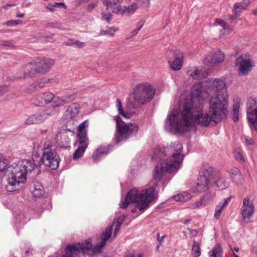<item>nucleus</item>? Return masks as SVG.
<instances>
[{"label":"nucleus","instance_id":"f257e3e1","mask_svg":"<svg viewBox=\"0 0 257 257\" xmlns=\"http://www.w3.org/2000/svg\"><path fill=\"white\" fill-rule=\"evenodd\" d=\"M229 95L226 83L220 79H209L193 85L190 93H183L178 109L168 114L165 128L173 133H183L198 124L208 126L218 123L227 117Z\"/></svg>","mask_w":257,"mask_h":257},{"label":"nucleus","instance_id":"f03ea898","mask_svg":"<svg viewBox=\"0 0 257 257\" xmlns=\"http://www.w3.org/2000/svg\"><path fill=\"white\" fill-rule=\"evenodd\" d=\"M183 146L176 141L169 147L157 149L152 156V159L159 158L161 161L156 165L154 178L159 181L166 172H176L179 168L184 158L182 153Z\"/></svg>","mask_w":257,"mask_h":257},{"label":"nucleus","instance_id":"7ed1b4c3","mask_svg":"<svg viewBox=\"0 0 257 257\" xmlns=\"http://www.w3.org/2000/svg\"><path fill=\"white\" fill-rule=\"evenodd\" d=\"M157 184L155 183L149 188H146L139 191L136 188H133L127 192L124 200L119 204L121 208H126L130 203H135L137 205L132 210V213H135L138 209L143 211L147 209L149 203L157 198V192L156 188Z\"/></svg>","mask_w":257,"mask_h":257},{"label":"nucleus","instance_id":"20e7f679","mask_svg":"<svg viewBox=\"0 0 257 257\" xmlns=\"http://www.w3.org/2000/svg\"><path fill=\"white\" fill-rule=\"evenodd\" d=\"M213 168L208 164L204 165L202 168L196 181V184L192 188L193 192H202L206 190L209 187L214 185L215 189L224 190L229 185V179L223 175H218L214 178Z\"/></svg>","mask_w":257,"mask_h":257},{"label":"nucleus","instance_id":"39448f33","mask_svg":"<svg viewBox=\"0 0 257 257\" xmlns=\"http://www.w3.org/2000/svg\"><path fill=\"white\" fill-rule=\"evenodd\" d=\"M34 168L33 162L27 159L9 166L7 169V175L9 176L6 186L7 191L13 192L19 189L20 185L26 182L27 174L31 172Z\"/></svg>","mask_w":257,"mask_h":257},{"label":"nucleus","instance_id":"423d86ee","mask_svg":"<svg viewBox=\"0 0 257 257\" xmlns=\"http://www.w3.org/2000/svg\"><path fill=\"white\" fill-rule=\"evenodd\" d=\"M91 239H88L85 242L78 243L77 245H67L65 249V254L60 255L57 253L56 257H74L80 251L83 253H87L91 251L93 254L99 253L105 244L100 241L95 247H92Z\"/></svg>","mask_w":257,"mask_h":257},{"label":"nucleus","instance_id":"0eeeda50","mask_svg":"<svg viewBox=\"0 0 257 257\" xmlns=\"http://www.w3.org/2000/svg\"><path fill=\"white\" fill-rule=\"evenodd\" d=\"M155 92V88L150 82L139 83L134 89L133 98L137 104L144 105L153 99Z\"/></svg>","mask_w":257,"mask_h":257},{"label":"nucleus","instance_id":"6e6552de","mask_svg":"<svg viewBox=\"0 0 257 257\" xmlns=\"http://www.w3.org/2000/svg\"><path fill=\"white\" fill-rule=\"evenodd\" d=\"M116 134L115 141L117 143L135 135L138 131V126L135 123L126 124L122 121L119 116H116Z\"/></svg>","mask_w":257,"mask_h":257},{"label":"nucleus","instance_id":"1a4fd4ad","mask_svg":"<svg viewBox=\"0 0 257 257\" xmlns=\"http://www.w3.org/2000/svg\"><path fill=\"white\" fill-rule=\"evenodd\" d=\"M247 118L257 131V97H250L246 101Z\"/></svg>","mask_w":257,"mask_h":257},{"label":"nucleus","instance_id":"9d476101","mask_svg":"<svg viewBox=\"0 0 257 257\" xmlns=\"http://www.w3.org/2000/svg\"><path fill=\"white\" fill-rule=\"evenodd\" d=\"M41 160L45 166L55 170L59 166L60 159L56 151L46 150L43 152Z\"/></svg>","mask_w":257,"mask_h":257},{"label":"nucleus","instance_id":"9b49d317","mask_svg":"<svg viewBox=\"0 0 257 257\" xmlns=\"http://www.w3.org/2000/svg\"><path fill=\"white\" fill-rule=\"evenodd\" d=\"M239 210L242 221L246 223L249 222L254 213L255 206L248 196L243 199L242 205Z\"/></svg>","mask_w":257,"mask_h":257},{"label":"nucleus","instance_id":"f8f14e48","mask_svg":"<svg viewBox=\"0 0 257 257\" xmlns=\"http://www.w3.org/2000/svg\"><path fill=\"white\" fill-rule=\"evenodd\" d=\"M235 65L239 74L245 75L252 69L253 63L250 57L247 55H241L235 59Z\"/></svg>","mask_w":257,"mask_h":257},{"label":"nucleus","instance_id":"ddd939ff","mask_svg":"<svg viewBox=\"0 0 257 257\" xmlns=\"http://www.w3.org/2000/svg\"><path fill=\"white\" fill-rule=\"evenodd\" d=\"M224 60V54L220 50L212 51L206 54L203 58V62L208 66H214L222 63Z\"/></svg>","mask_w":257,"mask_h":257},{"label":"nucleus","instance_id":"4468645a","mask_svg":"<svg viewBox=\"0 0 257 257\" xmlns=\"http://www.w3.org/2000/svg\"><path fill=\"white\" fill-rule=\"evenodd\" d=\"M36 60L37 66L35 69L39 73L48 72L54 64V60L49 58H37Z\"/></svg>","mask_w":257,"mask_h":257},{"label":"nucleus","instance_id":"2eb2a0df","mask_svg":"<svg viewBox=\"0 0 257 257\" xmlns=\"http://www.w3.org/2000/svg\"><path fill=\"white\" fill-rule=\"evenodd\" d=\"M187 74L194 79H203L207 76L205 69L200 67L190 66L187 68Z\"/></svg>","mask_w":257,"mask_h":257},{"label":"nucleus","instance_id":"dca6fc26","mask_svg":"<svg viewBox=\"0 0 257 257\" xmlns=\"http://www.w3.org/2000/svg\"><path fill=\"white\" fill-rule=\"evenodd\" d=\"M173 55L174 59L173 61H168V63L173 70H179L183 66L184 54L181 51L176 50L174 51Z\"/></svg>","mask_w":257,"mask_h":257},{"label":"nucleus","instance_id":"f3484780","mask_svg":"<svg viewBox=\"0 0 257 257\" xmlns=\"http://www.w3.org/2000/svg\"><path fill=\"white\" fill-rule=\"evenodd\" d=\"M53 81L54 80L53 79L50 78H44L36 81L27 87L26 92L28 93H32L40 89L47 86V84Z\"/></svg>","mask_w":257,"mask_h":257},{"label":"nucleus","instance_id":"a211bd4d","mask_svg":"<svg viewBox=\"0 0 257 257\" xmlns=\"http://www.w3.org/2000/svg\"><path fill=\"white\" fill-rule=\"evenodd\" d=\"M37 66L36 60L34 59L30 62L26 64L23 68V75L17 77V79H24L33 77L35 72H37L35 69Z\"/></svg>","mask_w":257,"mask_h":257},{"label":"nucleus","instance_id":"6ab92c4d","mask_svg":"<svg viewBox=\"0 0 257 257\" xmlns=\"http://www.w3.org/2000/svg\"><path fill=\"white\" fill-rule=\"evenodd\" d=\"M80 106L77 103H71L66 111V115L68 119L75 120L80 112Z\"/></svg>","mask_w":257,"mask_h":257},{"label":"nucleus","instance_id":"aec40b11","mask_svg":"<svg viewBox=\"0 0 257 257\" xmlns=\"http://www.w3.org/2000/svg\"><path fill=\"white\" fill-rule=\"evenodd\" d=\"M88 141H81V140H77L75 145L76 146H77L78 148L73 154V159H77L81 158L83 155L86 149L88 146Z\"/></svg>","mask_w":257,"mask_h":257},{"label":"nucleus","instance_id":"412c9836","mask_svg":"<svg viewBox=\"0 0 257 257\" xmlns=\"http://www.w3.org/2000/svg\"><path fill=\"white\" fill-rule=\"evenodd\" d=\"M88 126V121L86 120L81 122L78 127V134L77 135V140L88 141V138L87 135V128Z\"/></svg>","mask_w":257,"mask_h":257},{"label":"nucleus","instance_id":"4be33fe9","mask_svg":"<svg viewBox=\"0 0 257 257\" xmlns=\"http://www.w3.org/2000/svg\"><path fill=\"white\" fill-rule=\"evenodd\" d=\"M228 172L233 182L237 185L242 183L243 179L238 168H231L228 171Z\"/></svg>","mask_w":257,"mask_h":257},{"label":"nucleus","instance_id":"5701e85b","mask_svg":"<svg viewBox=\"0 0 257 257\" xmlns=\"http://www.w3.org/2000/svg\"><path fill=\"white\" fill-rule=\"evenodd\" d=\"M116 107L119 114L125 118H130L135 114L134 111L127 110V109L124 110L121 101L119 99L117 98L116 101Z\"/></svg>","mask_w":257,"mask_h":257},{"label":"nucleus","instance_id":"b1692460","mask_svg":"<svg viewBox=\"0 0 257 257\" xmlns=\"http://www.w3.org/2000/svg\"><path fill=\"white\" fill-rule=\"evenodd\" d=\"M58 111L59 110L56 109V107H52L39 111V113L42 122L49 117L54 115L58 112Z\"/></svg>","mask_w":257,"mask_h":257},{"label":"nucleus","instance_id":"393cba45","mask_svg":"<svg viewBox=\"0 0 257 257\" xmlns=\"http://www.w3.org/2000/svg\"><path fill=\"white\" fill-rule=\"evenodd\" d=\"M231 197H228L224 200L223 202H219L215 207L214 212V218L218 219L224 209L226 207L230 201Z\"/></svg>","mask_w":257,"mask_h":257},{"label":"nucleus","instance_id":"a878e982","mask_svg":"<svg viewBox=\"0 0 257 257\" xmlns=\"http://www.w3.org/2000/svg\"><path fill=\"white\" fill-rule=\"evenodd\" d=\"M240 102V99L239 98L237 97L233 99L232 119L234 122L237 121L239 119Z\"/></svg>","mask_w":257,"mask_h":257},{"label":"nucleus","instance_id":"bb28decb","mask_svg":"<svg viewBox=\"0 0 257 257\" xmlns=\"http://www.w3.org/2000/svg\"><path fill=\"white\" fill-rule=\"evenodd\" d=\"M41 98L43 101L41 100L38 103L33 102L35 105L40 106L50 103L54 99V95L50 92H46L42 94Z\"/></svg>","mask_w":257,"mask_h":257},{"label":"nucleus","instance_id":"cd10ccee","mask_svg":"<svg viewBox=\"0 0 257 257\" xmlns=\"http://www.w3.org/2000/svg\"><path fill=\"white\" fill-rule=\"evenodd\" d=\"M56 140L57 143L60 144L63 146H64L65 145H68L70 141L66 131L58 133Z\"/></svg>","mask_w":257,"mask_h":257},{"label":"nucleus","instance_id":"c85d7f7f","mask_svg":"<svg viewBox=\"0 0 257 257\" xmlns=\"http://www.w3.org/2000/svg\"><path fill=\"white\" fill-rule=\"evenodd\" d=\"M42 120L39 112L30 115L25 121V124L32 125L42 123Z\"/></svg>","mask_w":257,"mask_h":257},{"label":"nucleus","instance_id":"c756f323","mask_svg":"<svg viewBox=\"0 0 257 257\" xmlns=\"http://www.w3.org/2000/svg\"><path fill=\"white\" fill-rule=\"evenodd\" d=\"M32 192L35 198H40L43 196L44 194V191L41 184L39 182H36L34 184Z\"/></svg>","mask_w":257,"mask_h":257},{"label":"nucleus","instance_id":"7c9ffc66","mask_svg":"<svg viewBox=\"0 0 257 257\" xmlns=\"http://www.w3.org/2000/svg\"><path fill=\"white\" fill-rule=\"evenodd\" d=\"M192 195L187 192H183L173 196L171 198L176 201L185 202L191 199Z\"/></svg>","mask_w":257,"mask_h":257},{"label":"nucleus","instance_id":"2f4dec72","mask_svg":"<svg viewBox=\"0 0 257 257\" xmlns=\"http://www.w3.org/2000/svg\"><path fill=\"white\" fill-rule=\"evenodd\" d=\"M108 152V149L107 147H99L97 149L93 154V160L94 162H96L99 160L101 156L103 154H106Z\"/></svg>","mask_w":257,"mask_h":257},{"label":"nucleus","instance_id":"473e14b6","mask_svg":"<svg viewBox=\"0 0 257 257\" xmlns=\"http://www.w3.org/2000/svg\"><path fill=\"white\" fill-rule=\"evenodd\" d=\"M222 249L219 244H216L209 251V257H220L222 254Z\"/></svg>","mask_w":257,"mask_h":257},{"label":"nucleus","instance_id":"72a5a7b5","mask_svg":"<svg viewBox=\"0 0 257 257\" xmlns=\"http://www.w3.org/2000/svg\"><path fill=\"white\" fill-rule=\"evenodd\" d=\"M192 254L193 257H199L201 255V248L200 244L193 240L192 246Z\"/></svg>","mask_w":257,"mask_h":257},{"label":"nucleus","instance_id":"f704fd0d","mask_svg":"<svg viewBox=\"0 0 257 257\" xmlns=\"http://www.w3.org/2000/svg\"><path fill=\"white\" fill-rule=\"evenodd\" d=\"M113 224H111L109 227L106 228L105 232L102 233V238L101 241L102 243L105 244L106 241L110 237L112 229Z\"/></svg>","mask_w":257,"mask_h":257},{"label":"nucleus","instance_id":"c9c22d12","mask_svg":"<svg viewBox=\"0 0 257 257\" xmlns=\"http://www.w3.org/2000/svg\"><path fill=\"white\" fill-rule=\"evenodd\" d=\"M234 156L237 161L240 163L245 162V158L242 150L240 148H236L234 151Z\"/></svg>","mask_w":257,"mask_h":257},{"label":"nucleus","instance_id":"e433bc0d","mask_svg":"<svg viewBox=\"0 0 257 257\" xmlns=\"http://www.w3.org/2000/svg\"><path fill=\"white\" fill-rule=\"evenodd\" d=\"M54 105L52 107H56V109H58V107L60 106H62L66 103V101L64 99V97H60L59 96H55L53 99Z\"/></svg>","mask_w":257,"mask_h":257},{"label":"nucleus","instance_id":"4c0bfd02","mask_svg":"<svg viewBox=\"0 0 257 257\" xmlns=\"http://www.w3.org/2000/svg\"><path fill=\"white\" fill-rule=\"evenodd\" d=\"M126 15L129 16L133 14L139 8V5L137 3H133L130 5L126 6Z\"/></svg>","mask_w":257,"mask_h":257},{"label":"nucleus","instance_id":"58836bf2","mask_svg":"<svg viewBox=\"0 0 257 257\" xmlns=\"http://www.w3.org/2000/svg\"><path fill=\"white\" fill-rule=\"evenodd\" d=\"M118 29L114 27H107L106 29L100 30L99 35L102 36L104 35H109L111 36H113L114 35V33Z\"/></svg>","mask_w":257,"mask_h":257},{"label":"nucleus","instance_id":"ea45409f","mask_svg":"<svg viewBox=\"0 0 257 257\" xmlns=\"http://www.w3.org/2000/svg\"><path fill=\"white\" fill-rule=\"evenodd\" d=\"M124 218L125 217L123 215L120 216L118 218L117 220L116 221L115 226L114 230V233H113L114 237H115L118 232L120 230V226L124 220Z\"/></svg>","mask_w":257,"mask_h":257},{"label":"nucleus","instance_id":"a19ab883","mask_svg":"<svg viewBox=\"0 0 257 257\" xmlns=\"http://www.w3.org/2000/svg\"><path fill=\"white\" fill-rule=\"evenodd\" d=\"M126 6H121L119 4H118L112 10V12L113 13L118 14V15H126Z\"/></svg>","mask_w":257,"mask_h":257},{"label":"nucleus","instance_id":"79ce46f5","mask_svg":"<svg viewBox=\"0 0 257 257\" xmlns=\"http://www.w3.org/2000/svg\"><path fill=\"white\" fill-rule=\"evenodd\" d=\"M246 9V8L244 5L240 3H236L234 5L233 11L236 16L238 15L240 13V10H244Z\"/></svg>","mask_w":257,"mask_h":257},{"label":"nucleus","instance_id":"37998d69","mask_svg":"<svg viewBox=\"0 0 257 257\" xmlns=\"http://www.w3.org/2000/svg\"><path fill=\"white\" fill-rule=\"evenodd\" d=\"M103 3L107 9H110L112 10L120 3L119 0H104Z\"/></svg>","mask_w":257,"mask_h":257},{"label":"nucleus","instance_id":"c03bdc74","mask_svg":"<svg viewBox=\"0 0 257 257\" xmlns=\"http://www.w3.org/2000/svg\"><path fill=\"white\" fill-rule=\"evenodd\" d=\"M9 166L8 161L3 157H0V172H4L5 174L7 175V169Z\"/></svg>","mask_w":257,"mask_h":257},{"label":"nucleus","instance_id":"a18cd8bd","mask_svg":"<svg viewBox=\"0 0 257 257\" xmlns=\"http://www.w3.org/2000/svg\"><path fill=\"white\" fill-rule=\"evenodd\" d=\"M53 145L52 142L49 140L46 141L43 146V152H46V150L48 151H56L54 149H52Z\"/></svg>","mask_w":257,"mask_h":257},{"label":"nucleus","instance_id":"49530a36","mask_svg":"<svg viewBox=\"0 0 257 257\" xmlns=\"http://www.w3.org/2000/svg\"><path fill=\"white\" fill-rule=\"evenodd\" d=\"M76 93L74 92L70 94H67L63 96L64 99L66 101V103L72 100H74L76 97Z\"/></svg>","mask_w":257,"mask_h":257},{"label":"nucleus","instance_id":"de8ad7c7","mask_svg":"<svg viewBox=\"0 0 257 257\" xmlns=\"http://www.w3.org/2000/svg\"><path fill=\"white\" fill-rule=\"evenodd\" d=\"M21 23H22V21L20 20H11L4 23L3 25L12 26L18 25Z\"/></svg>","mask_w":257,"mask_h":257},{"label":"nucleus","instance_id":"09e8293b","mask_svg":"<svg viewBox=\"0 0 257 257\" xmlns=\"http://www.w3.org/2000/svg\"><path fill=\"white\" fill-rule=\"evenodd\" d=\"M242 140L243 142H244L246 145L250 146L252 145L253 144V140L248 137L243 136L242 137Z\"/></svg>","mask_w":257,"mask_h":257},{"label":"nucleus","instance_id":"8fccbe9b","mask_svg":"<svg viewBox=\"0 0 257 257\" xmlns=\"http://www.w3.org/2000/svg\"><path fill=\"white\" fill-rule=\"evenodd\" d=\"M101 16H102V18H103V19L106 20L108 23L109 22V21L111 19L112 16V14L109 12L102 13Z\"/></svg>","mask_w":257,"mask_h":257},{"label":"nucleus","instance_id":"3c124183","mask_svg":"<svg viewBox=\"0 0 257 257\" xmlns=\"http://www.w3.org/2000/svg\"><path fill=\"white\" fill-rule=\"evenodd\" d=\"M214 26L219 25L223 28H225L227 25L226 23L223 20L220 19H216L215 23L213 24Z\"/></svg>","mask_w":257,"mask_h":257},{"label":"nucleus","instance_id":"603ef678","mask_svg":"<svg viewBox=\"0 0 257 257\" xmlns=\"http://www.w3.org/2000/svg\"><path fill=\"white\" fill-rule=\"evenodd\" d=\"M68 45H75L78 48H82L83 47L84 43L83 42H80L79 41H76L74 42H72V41L71 40V42L67 43Z\"/></svg>","mask_w":257,"mask_h":257},{"label":"nucleus","instance_id":"864d4df0","mask_svg":"<svg viewBox=\"0 0 257 257\" xmlns=\"http://www.w3.org/2000/svg\"><path fill=\"white\" fill-rule=\"evenodd\" d=\"M150 5V0H142L141 6L143 8H148Z\"/></svg>","mask_w":257,"mask_h":257},{"label":"nucleus","instance_id":"5fc2aeb1","mask_svg":"<svg viewBox=\"0 0 257 257\" xmlns=\"http://www.w3.org/2000/svg\"><path fill=\"white\" fill-rule=\"evenodd\" d=\"M145 23L144 20L142 19L139 22H138L137 24L136 29H138L139 31L143 27Z\"/></svg>","mask_w":257,"mask_h":257},{"label":"nucleus","instance_id":"6e6d98bb","mask_svg":"<svg viewBox=\"0 0 257 257\" xmlns=\"http://www.w3.org/2000/svg\"><path fill=\"white\" fill-rule=\"evenodd\" d=\"M2 44L3 46L6 47H13L14 46L12 42L10 41H3Z\"/></svg>","mask_w":257,"mask_h":257},{"label":"nucleus","instance_id":"4d7b16f0","mask_svg":"<svg viewBox=\"0 0 257 257\" xmlns=\"http://www.w3.org/2000/svg\"><path fill=\"white\" fill-rule=\"evenodd\" d=\"M139 32V31L138 29H137L136 28L135 29L130 33V38H133V37L135 36L136 35H137Z\"/></svg>","mask_w":257,"mask_h":257},{"label":"nucleus","instance_id":"13d9d810","mask_svg":"<svg viewBox=\"0 0 257 257\" xmlns=\"http://www.w3.org/2000/svg\"><path fill=\"white\" fill-rule=\"evenodd\" d=\"M96 4L95 3H91L89 5H88L87 7V10L89 11H91L93 9L96 7Z\"/></svg>","mask_w":257,"mask_h":257},{"label":"nucleus","instance_id":"bf43d9fd","mask_svg":"<svg viewBox=\"0 0 257 257\" xmlns=\"http://www.w3.org/2000/svg\"><path fill=\"white\" fill-rule=\"evenodd\" d=\"M202 204H203V201L202 200L197 201L195 203L193 208L200 207L202 206Z\"/></svg>","mask_w":257,"mask_h":257},{"label":"nucleus","instance_id":"052dcab7","mask_svg":"<svg viewBox=\"0 0 257 257\" xmlns=\"http://www.w3.org/2000/svg\"><path fill=\"white\" fill-rule=\"evenodd\" d=\"M46 8L51 12H54L56 10L55 8H54L53 5H52V4H49Z\"/></svg>","mask_w":257,"mask_h":257},{"label":"nucleus","instance_id":"680f3d73","mask_svg":"<svg viewBox=\"0 0 257 257\" xmlns=\"http://www.w3.org/2000/svg\"><path fill=\"white\" fill-rule=\"evenodd\" d=\"M52 5H53L54 8H57L59 7L60 6H63L64 7H65V4L63 3H55L54 4H52Z\"/></svg>","mask_w":257,"mask_h":257},{"label":"nucleus","instance_id":"e2e57ef3","mask_svg":"<svg viewBox=\"0 0 257 257\" xmlns=\"http://www.w3.org/2000/svg\"><path fill=\"white\" fill-rule=\"evenodd\" d=\"M242 3L244 5V6L247 8L248 5L250 4V0H242Z\"/></svg>","mask_w":257,"mask_h":257},{"label":"nucleus","instance_id":"0e129e2a","mask_svg":"<svg viewBox=\"0 0 257 257\" xmlns=\"http://www.w3.org/2000/svg\"><path fill=\"white\" fill-rule=\"evenodd\" d=\"M164 237V236H162L161 237H160L159 234H158L157 240H158V241L159 242H160L161 243L162 241V240H163Z\"/></svg>","mask_w":257,"mask_h":257},{"label":"nucleus","instance_id":"69168bd1","mask_svg":"<svg viewBox=\"0 0 257 257\" xmlns=\"http://www.w3.org/2000/svg\"><path fill=\"white\" fill-rule=\"evenodd\" d=\"M252 251L257 256V244L253 247Z\"/></svg>","mask_w":257,"mask_h":257},{"label":"nucleus","instance_id":"338daca9","mask_svg":"<svg viewBox=\"0 0 257 257\" xmlns=\"http://www.w3.org/2000/svg\"><path fill=\"white\" fill-rule=\"evenodd\" d=\"M4 93H5L4 88L3 86H0V95H2Z\"/></svg>","mask_w":257,"mask_h":257},{"label":"nucleus","instance_id":"774afa93","mask_svg":"<svg viewBox=\"0 0 257 257\" xmlns=\"http://www.w3.org/2000/svg\"><path fill=\"white\" fill-rule=\"evenodd\" d=\"M25 15L23 13L22 14H18L16 15V17L17 18H23L24 17Z\"/></svg>","mask_w":257,"mask_h":257}]
</instances>
